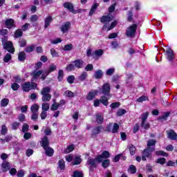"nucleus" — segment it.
<instances>
[{"label": "nucleus", "instance_id": "1", "mask_svg": "<svg viewBox=\"0 0 177 177\" xmlns=\"http://www.w3.org/2000/svg\"><path fill=\"white\" fill-rule=\"evenodd\" d=\"M110 158V152L108 151H102V154L97 155L95 158H88L87 160V165H88L89 172H93L95 169L97 168V163L100 164L103 160Z\"/></svg>", "mask_w": 177, "mask_h": 177}, {"label": "nucleus", "instance_id": "2", "mask_svg": "<svg viewBox=\"0 0 177 177\" xmlns=\"http://www.w3.org/2000/svg\"><path fill=\"white\" fill-rule=\"evenodd\" d=\"M40 145L45 151L46 156H47V157H53V154H55V150L53 149V148L49 147L50 142L48 136H45L44 138H41V140L40 141Z\"/></svg>", "mask_w": 177, "mask_h": 177}, {"label": "nucleus", "instance_id": "3", "mask_svg": "<svg viewBox=\"0 0 177 177\" xmlns=\"http://www.w3.org/2000/svg\"><path fill=\"white\" fill-rule=\"evenodd\" d=\"M41 100L42 102H50L52 99V95L50 94V87H44L41 91Z\"/></svg>", "mask_w": 177, "mask_h": 177}, {"label": "nucleus", "instance_id": "4", "mask_svg": "<svg viewBox=\"0 0 177 177\" xmlns=\"http://www.w3.org/2000/svg\"><path fill=\"white\" fill-rule=\"evenodd\" d=\"M100 91L102 95L111 97V93H110V92H111V86L110 85V83H104L100 88Z\"/></svg>", "mask_w": 177, "mask_h": 177}, {"label": "nucleus", "instance_id": "5", "mask_svg": "<svg viewBox=\"0 0 177 177\" xmlns=\"http://www.w3.org/2000/svg\"><path fill=\"white\" fill-rule=\"evenodd\" d=\"M63 6L64 8H65V9H67L69 12H71L73 15H77V13H81L82 10V9L75 10L74 5H73L72 3H70L68 1L65 2L63 4Z\"/></svg>", "mask_w": 177, "mask_h": 177}, {"label": "nucleus", "instance_id": "6", "mask_svg": "<svg viewBox=\"0 0 177 177\" xmlns=\"http://www.w3.org/2000/svg\"><path fill=\"white\" fill-rule=\"evenodd\" d=\"M137 29H138V25L136 24H133L131 25L126 30L127 37H130V38L135 37Z\"/></svg>", "mask_w": 177, "mask_h": 177}, {"label": "nucleus", "instance_id": "7", "mask_svg": "<svg viewBox=\"0 0 177 177\" xmlns=\"http://www.w3.org/2000/svg\"><path fill=\"white\" fill-rule=\"evenodd\" d=\"M3 45V49H6L7 52L11 53L12 55L15 53L16 50L15 49V47H13V42H12L11 41H8L4 42Z\"/></svg>", "mask_w": 177, "mask_h": 177}, {"label": "nucleus", "instance_id": "8", "mask_svg": "<svg viewBox=\"0 0 177 177\" xmlns=\"http://www.w3.org/2000/svg\"><path fill=\"white\" fill-rule=\"evenodd\" d=\"M104 130V127L102 125L95 126L91 131V138H95L100 133H102V131Z\"/></svg>", "mask_w": 177, "mask_h": 177}, {"label": "nucleus", "instance_id": "9", "mask_svg": "<svg viewBox=\"0 0 177 177\" xmlns=\"http://www.w3.org/2000/svg\"><path fill=\"white\" fill-rule=\"evenodd\" d=\"M153 151H156V149H154V147H147L143 150L142 156H145L147 158H150V160H151V158H153V156L151 155Z\"/></svg>", "mask_w": 177, "mask_h": 177}, {"label": "nucleus", "instance_id": "10", "mask_svg": "<svg viewBox=\"0 0 177 177\" xmlns=\"http://www.w3.org/2000/svg\"><path fill=\"white\" fill-rule=\"evenodd\" d=\"M42 74H44V71L42 70H35L32 72L31 75L32 76L31 81H35V82H37V81H38V79L39 78V77H41V75H42Z\"/></svg>", "mask_w": 177, "mask_h": 177}, {"label": "nucleus", "instance_id": "11", "mask_svg": "<svg viewBox=\"0 0 177 177\" xmlns=\"http://www.w3.org/2000/svg\"><path fill=\"white\" fill-rule=\"evenodd\" d=\"M5 26L6 28H8V30L16 28V22L15 21V19L12 18L7 19L5 21Z\"/></svg>", "mask_w": 177, "mask_h": 177}, {"label": "nucleus", "instance_id": "12", "mask_svg": "<svg viewBox=\"0 0 177 177\" xmlns=\"http://www.w3.org/2000/svg\"><path fill=\"white\" fill-rule=\"evenodd\" d=\"M167 59L169 62H174V59H175V54L174 53V50L171 48H168L166 50Z\"/></svg>", "mask_w": 177, "mask_h": 177}, {"label": "nucleus", "instance_id": "13", "mask_svg": "<svg viewBox=\"0 0 177 177\" xmlns=\"http://www.w3.org/2000/svg\"><path fill=\"white\" fill-rule=\"evenodd\" d=\"M113 19V17L111 14H108L107 15H103L100 18V21L102 24H106V23H110Z\"/></svg>", "mask_w": 177, "mask_h": 177}, {"label": "nucleus", "instance_id": "14", "mask_svg": "<svg viewBox=\"0 0 177 177\" xmlns=\"http://www.w3.org/2000/svg\"><path fill=\"white\" fill-rule=\"evenodd\" d=\"M73 64L75 66V68H77V70H80V68H84V60L82 59H77L73 61Z\"/></svg>", "mask_w": 177, "mask_h": 177}, {"label": "nucleus", "instance_id": "15", "mask_svg": "<svg viewBox=\"0 0 177 177\" xmlns=\"http://www.w3.org/2000/svg\"><path fill=\"white\" fill-rule=\"evenodd\" d=\"M97 93H99V91L97 90L90 91L86 96V99L87 100H93V99H95V97L97 96Z\"/></svg>", "mask_w": 177, "mask_h": 177}, {"label": "nucleus", "instance_id": "16", "mask_svg": "<svg viewBox=\"0 0 177 177\" xmlns=\"http://www.w3.org/2000/svg\"><path fill=\"white\" fill-rule=\"evenodd\" d=\"M70 27H71V23L70 21L65 22L64 25L61 26V31L63 34H66L70 30Z\"/></svg>", "mask_w": 177, "mask_h": 177}, {"label": "nucleus", "instance_id": "17", "mask_svg": "<svg viewBox=\"0 0 177 177\" xmlns=\"http://www.w3.org/2000/svg\"><path fill=\"white\" fill-rule=\"evenodd\" d=\"M30 86L31 83L30 82H26L21 85L22 91L24 92H30L31 91Z\"/></svg>", "mask_w": 177, "mask_h": 177}, {"label": "nucleus", "instance_id": "18", "mask_svg": "<svg viewBox=\"0 0 177 177\" xmlns=\"http://www.w3.org/2000/svg\"><path fill=\"white\" fill-rule=\"evenodd\" d=\"M97 8H99V3H93L88 13V16H90V17H92V16H93V14L95 13V12L97 10Z\"/></svg>", "mask_w": 177, "mask_h": 177}, {"label": "nucleus", "instance_id": "19", "mask_svg": "<svg viewBox=\"0 0 177 177\" xmlns=\"http://www.w3.org/2000/svg\"><path fill=\"white\" fill-rule=\"evenodd\" d=\"M95 121L98 125H102L104 122V118L102 115V113H98L95 115Z\"/></svg>", "mask_w": 177, "mask_h": 177}, {"label": "nucleus", "instance_id": "20", "mask_svg": "<svg viewBox=\"0 0 177 177\" xmlns=\"http://www.w3.org/2000/svg\"><path fill=\"white\" fill-rule=\"evenodd\" d=\"M168 138L169 139H171V140H177V134L175 131L171 129L168 133Z\"/></svg>", "mask_w": 177, "mask_h": 177}, {"label": "nucleus", "instance_id": "21", "mask_svg": "<svg viewBox=\"0 0 177 177\" xmlns=\"http://www.w3.org/2000/svg\"><path fill=\"white\" fill-rule=\"evenodd\" d=\"M52 21H53V18L52 16L50 15L46 17L44 19V28H48V27L50 26V23H52Z\"/></svg>", "mask_w": 177, "mask_h": 177}, {"label": "nucleus", "instance_id": "22", "mask_svg": "<svg viewBox=\"0 0 177 177\" xmlns=\"http://www.w3.org/2000/svg\"><path fill=\"white\" fill-rule=\"evenodd\" d=\"M157 144V140L154 139H149L147 142V147H149V149H156V145Z\"/></svg>", "mask_w": 177, "mask_h": 177}, {"label": "nucleus", "instance_id": "23", "mask_svg": "<svg viewBox=\"0 0 177 177\" xmlns=\"http://www.w3.org/2000/svg\"><path fill=\"white\" fill-rule=\"evenodd\" d=\"M93 77L95 80H100L103 78V71L98 69L97 71L95 72Z\"/></svg>", "mask_w": 177, "mask_h": 177}, {"label": "nucleus", "instance_id": "24", "mask_svg": "<svg viewBox=\"0 0 177 177\" xmlns=\"http://www.w3.org/2000/svg\"><path fill=\"white\" fill-rule=\"evenodd\" d=\"M109 97L107 95H105L104 94V95H102L100 97V100H101V103L104 105V106H109Z\"/></svg>", "mask_w": 177, "mask_h": 177}, {"label": "nucleus", "instance_id": "25", "mask_svg": "<svg viewBox=\"0 0 177 177\" xmlns=\"http://www.w3.org/2000/svg\"><path fill=\"white\" fill-rule=\"evenodd\" d=\"M26 57H27V55L26 54V53L24 51H21L19 53L18 60H19V62H24V60H26Z\"/></svg>", "mask_w": 177, "mask_h": 177}, {"label": "nucleus", "instance_id": "26", "mask_svg": "<svg viewBox=\"0 0 177 177\" xmlns=\"http://www.w3.org/2000/svg\"><path fill=\"white\" fill-rule=\"evenodd\" d=\"M103 53H104V50L103 49H98L93 52V56L95 57H102L103 56Z\"/></svg>", "mask_w": 177, "mask_h": 177}, {"label": "nucleus", "instance_id": "27", "mask_svg": "<svg viewBox=\"0 0 177 177\" xmlns=\"http://www.w3.org/2000/svg\"><path fill=\"white\" fill-rule=\"evenodd\" d=\"M82 162V158L81 156H75L73 161L72 162V165H80Z\"/></svg>", "mask_w": 177, "mask_h": 177}, {"label": "nucleus", "instance_id": "28", "mask_svg": "<svg viewBox=\"0 0 177 177\" xmlns=\"http://www.w3.org/2000/svg\"><path fill=\"white\" fill-rule=\"evenodd\" d=\"M1 168H3V172H8L10 169V164L8 162L2 163Z\"/></svg>", "mask_w": 177, "mask_h": 177}, {"label": "nucleus", "instance_id": "29", "mask_svg": "<svg viewBox=\"0 0 177 177\" xmlns=\"http://www.w3.org/2000/svg\"><path fill=\"white\" fill-rule=\"evenodd\" d=\"M74 145H71L68 146L65 149H64V154H68V153H71V151H74Z\"/></svg>", "mask_w": 177, "mask_h": 177}, {"label": "nucleus", "instance_id": "30", "mask_svg": "<svg viewBox=\"0 0 177 177\" xmlns=\"http://www.w3.org/2000/svg\"><path fill=\"white\" fill-rule=\"evenodd\" d=\"M39 110V105L37 104H34L30 106L31 113H38Z\"/></svg>", "mask_w": 177, "mask_h": 177}, {"label": "nucleus", "instance_id": "31", "mask_svg": "<svg viewBox=\"0 0 177 177\" xmlns=\"http://www.w3.org/2000/svg\"><path fill=\"white\" fill-rule=\"evenodd\" d=\"M102 167L104 168V169H106L108 168V167H110V160L109 159H105L102 160Z\"/></svg>", "mask_w": 177, "mask_h": 177}, {"label": "nucleus", "instance_id": "32", "mask_svg": "<svg viewBox=\"0 0 177 177\" xmlns=\"http://www.w3.org/2000/svg\"><path fill=\"white\" fill-rule=\"evenodd\" d=\"M129 149L131 156H135V154L136 153V147H135V145L131 144L129 146Z\"/></svg>", "mask_w": 177, "mask_h": 177}, {"label": "nucleus", "instance_id": "33", "mask_svg": "<svg viewBox=\"0 0 177 177\" xmlns=\"http://www.w3.org/2000/svg\"><path fill=\"white\" fill-rule=\"evenodd\" d=\"M58 165H59V169H61V170L66 169V162H64V160L60 159L58 161Z\"/></svg>", "mask_w": 177, "mask_h": 177}, {"label": "nucleus", "instance_id": "34", "mask_svg": "<svg viewBox=\"0 0 177 177\" xmlns=\"http://www.w3.org/2000/svg\"><path fill=\"white\" fill-rule=\"evenodd\" d=\"M63 78H64V72L63 70L60 69L58 71V76H57V80L59 82H62L63 81Z\"/></svg>", "mask_w": 177, "mask_h": 177}, {"label": "nucleus", "instance_id": "35", "mask_svg": "<svg viewBox=\"0 0 177 177\" xmlns=\"http://www.w3.org/2000/svg\"><path fill=\"white\" fill-rule=\"evenodd\" d=\"M15 38H21V37H23V30L21 29H17L15 30L14 33Z\"/></svg>", "mask_w": 177, "mask_h": 177}, {"label": "nucleus", "instance_id": "36", "mask_svg": "<svg viewBox=\"0 0 177 177\" xmlns=\"http://www.w3.org/2000/svg\"><path fill=\"white\" fill-rule=\"evenodd\" d=\"M12 60V55L10 53H7L6 55H4L3 62L4 63H9Z\"/></svg>", "mask_w": 177, "mask_h": 177}, {"label": "nucleus", "instance_id": "37", "mask_svg": "<svg viewBox=\"0 0 177 177\" xmlns=\"http://www.w3.org/2000/svg\"><path fill=\"white\" fill-rule=\"evenodd\" d=\"M35 49V45L34 44H32L29 46H27L26 48H25V52L26 53H31V52H34Z\"/></svg>", "mask_w": 177, "mask_h": 177}, {"label": "nucleus", "instance_id": "38", "mask_svg": "<svg viewBox=\"0 0 177 177\" xmlns=\"http://www.w3.org/2000/svg\"><path fill=\"white\" fill-rule=\"evenodd\" d=\"M127 21H129V23L133 21V12L131 10L127 12Z\"/></svg>", "mask_w": 177, "mask_h": 177}, {"label": "nucleus", "instance_id": "39", "mask_svg": "<svg viewBox=\"0 0 177 177\" xmlns=\"http://www.w3.org/2000/svg\"><path fill=\"white\" fill-rule=\"evenodd\" d=\"M156 163L164 165L165 164H167V159L165 158H159L156 160Z\"/></svg>", "mask_w": 177, "mask_h": 177}, {"label": "nucleus", "instance_id": "40", "mask_svg": "<svg viewBox=\"0 0 177 177\" xmlns=\"http://www.w3.org/2000/svg\"><path fill=\"white\" fill-rule=\"evenodd\" d=\"M150 100L149 99V97L146 95H142L137 99V102L138 103H142V102H149Z\"/></svg>", "mask_w": 177, "mask_h": 177}, {"label": "nucleus", "instance_id": "41", "mask_svg": "<svg viewBox=\"0 0 177 177\" xmlns=\"http://www.w3.org/2000/svg\"><path fill=\"white\" fill-rule=\"evenodd\" d=\"M86 77H88V73L86 72H83L82 74L78 77L79 81L84 82L86 80Z\"/></svg>", "mask_w": 177, "mask_h": 177}, {"label": "nucleus", "instance_id": "42", "mask_svg": "<svg viewBox=\"0 0 177 177\" xmlns=\"http://www.w3.org/2000/svg\"><path fill=\"white\" fill-rule=\"evenodd\" d=\"M128 171H129V172H130V174L133 175L134 174H136V171H137L136 167L133 165H131L129 167Z\"/></svg>", "mask_w": 177, "mask_h": 177}, {"label": "nucleus", "instance_id": "43", "mask_svg": "<svg viewBox=\"0 0 177 177\" xmlns=\"http://www.w3.org/2000/svg\"><path fill=\"white\" fill-rule=\"evenodd\" d=\"M149 111H147L142 114L141 122H142V125L144 122H146L147 118L149 117Z\"/></svg>", "mask_w": 177, "mask_h": 177}, {"label": "nucleus", "instance_id": "44", "mask_svg": "<svg viewBox=\"0 0 177 177\" xmlns=\"http://www.w3.org/2000/svg\"><path fill=\"white\" fill-rule=\"evenodd\" d=\"M120 106H121V103H120V102H116L111 104L110 107L111 110H115V109H118Z\"/></svg>", "mask_w": 177, "mask_h": 177}, {"label": "nucleus", "instance_id": "45", "mask_svg": "<svg viewBox=\"0 0 177 177\" xmlns=\"http://www.w3.org/2000/svg\"><path fill=\"white\" fill-rule=\"evenodd\" d=\"M171 114V112H165L163 115L159 117V120L160 121L165 120L167 121L168 117H169V115Z\"/></svg>", "mask_w": 177, "mask_h": 177}, {"label": "nucleus", "instance_id": "46", "mask_svg": "<svg viewBox=\"0 0 177 177\" xmlns=\"http://www.w3.org/2000/svg\"><path fill=\"white\" fill-rule=\"evenodd\" d=\"M120 129V124L118 123H114L113 126V129L111 131L112 133H117L118 132V130Z\"/></svg>", "mask_w": 177, "mask_h": 177}, {"label": "nucleus", "instance_id": "47", "mask_svg": "<svg viewBox=\"0 0 177 177\" xmlns=\"http://www.w3.org/2000/svg\"><path fill=\"white\" fill-rule=\"evenodd\" d=\"M57 68V67L56 66V65L51 64V65H50L48 71H46L48 73V74H50V73H53V71H56Z\"/></svg>", "mask_w": 177, "mask_h": 177}, {"label": "nucleus", "instance_id": "48", "mask_svg": "<svg viewBox=\"0 0 177 177\" xmlns=\"http://www.w3.org/2000/svg\"><path fill=\"white\" fill-rule=\"evenodd\" d=\"M9 104V99L3 98L1 100V107H6Z\"/></svg>", "mask_w": 177, "mask_h": 177}, {"label": "nucleus", "instance_id": "49", "mask_svg": "<svg viewBox=\"0 0 177 177\" xmlns=\"http://www.w3.org/2000/svg\"><path fill=\"white\" fill-rule=\"evenodd\" d=\"M155 154L156 156H162V157H168V153H167L164 151H156L155 152Z\"/></svg>", "mask_w": 177, "mask_h": 177}, {"label": "nucleus", "instance_id": "50", "mask_svg": "<svg viewBox=\"0 0 177 177\" xmlns=\"http://www.w3.org/2000/svg\"><path fill=\"white\" fill-rule=\"evenodd\" d=\"M66 81L68 84H74V81H75V76L73 75L68 76V77L66 78Z\"/></svg>", "mask_w": 177, "mask_h": 177}, {"label": "nucleus", "instance_id": "51", "mask_svg": "<svg viewBox=\"0 0 177 177\" xmlns=\"http://www.w3.org/2000/svg\"><path fill=\"white\" fill-rule=\"evenodd\" d=\"M72 177H84V174L82 172L76 170L73 171V174L72 175Z\"/></svg>", "mask_w": 177, "mask_h": 177}, {"label": "nucleus", "instance_id": "52", "mask_svg": "<svg viewBox=\"0 0 177 177\" xmlns=\"http://www.w3.org/2000/svg\"><path fill=\"white\" fill-rule=\"evenodd\" d=\"M6 133H8V127H6V125L3 124L1 126V135H3L5 136Z\"/></svg>", "mask_w": 177, "mask_h": 177}, {"label": "nucleus", "instance_id": "53", "mask_svg": "<svg viewBox=\"0 0 177 177\" xmlns=\"http://www.w3.org/2000/svg\"><path fill=\"white\" fill-rule=\"evenodd\" d=\"M124 114H127V110L122 109H119L116 113V115H118V117H121L124 115Z\"/></svg>", "mask_w": 177, "mask_h": 177}, {"label": "nucleus", "instance_id": "54", "mask_svg": "<svg viewBox=\"0 0 177 177\" xmlns=\"http://www.w3.org/2000/svg\"><path fill=\"white\" fill-rule=\"evenodd\" d=\"M66 71H73L75 70V66L74 64H68L66 67Z\"/></svg>", "mask_w": 177, "mask_h": 177}, {"label": "nucleus", "instance_id": "55", "mask_svg": "<svg viewBox=\"0 0 177 177\" xmlns=\"http://www.w3.org/2000/svg\"><path fill=\"white\" fill-rule=\"evenodd\" d=\"M114 73H115V69L114 68H109L106 71V75H109V77H111V75H113V74H114Z\"/></svg>", "mask_w": 177, "mask_h": 177}, {"label": "nucleus", "instance_id": "56", "mask_svg": "<svg viewBox=\"0 0 177 177\" xmlns=\"http://www.w3.org/2000/svg\"><path fill=\"white\" fill-rule=\"evenodd\" d=\"M28 129H30V126L27 123H24L22 126L23 133L28 132Z\"/></svg>", "mask_w": 177, "mask_h": 177}, {"label": "nucleus", "instance_id": "57", "mask_svg": "<svg viewBox=\"0 0 177 177\" xmlns=\"http://www.w3.org/2000/svg\"><path fill=\"white\" fill-rule=\"evenodd\" d=\"M59 107H60V104H59V103L54 102L51 105L50 109H51L52 111H56V110H57V109H59Z\"/></svg>", "mask_w": 177, "mask_h": 177}, {"label": "nucleus", "instance_id": "58", "mask_svg": "<svg viewBox=\"0 0 177 177\" xmlns=\"http://www.w3.org/2000/svg\"><path fill=\"white\" fill-rule=\"evenodd\" d=\"M19 127H20V122H14L12 124V129L13 131H17V129H18Z\"/></svg>", "mask_w": 177, "mask_h": 177}, {"label": "nucleus", "instance_id": "59", "mask_svg": "<svg viewBox=\"0 0 177 177\" xmlns=\"http://www.w3.org/2000/svg\"><path fill=\"white\" fill-rule=\"evenodd\" d=\"M19 88H20V85L17 83H13L11 84V89H12V91H19Z\"/></svg>", "mask_w": 177, "mask_h": 177}, {"label": "nucleus", "instance_id": "60", "mask_svg": "<svg viewBox=\"0 0 177 177\" xmlns=\"http://www.w3.org/2000/svg\"><path fill=\"white\" fill-rule=\"evenodd\" d=\"M65 94H66V97H74V96H75L74 93L70 90L66 91Z\"/></svg>", "mask_w": 177, "mask_h": 177}, {"label": "nucleus", "instance_id": "61", "mask_svg": "<svg viewBox=\"0 0 177 177\" xmlns=\"http://www.w3.org/2000/svg\"><path fill=\"white\" fill-rule=\"evenodd\" d=\"M72 49H73L72 44H66L63 48V50H66V51L72 50Z\"/></svg>", "mask_w": 177, "mask_h": 177}, {"label": "nucleus", "instance_id": "62", "mask_svg": "<svg viewBox=\"0 0 177 177\" xmlns=\"http://www.w3.org/2000/svg\"><path fill=\"white\" fill-rule=\"evenodd\" d=\"M19 122H24L26 121V115L21 113L18 115Z\"/></svg>", "mask_w": 177, "mask_h": 177}, {"label": "nucleus", "instance_id": "63", "mask_svg": "<svg viewBox=\"0 0 177 177\" xmlns=\"http://www.w3.org/2000/svg\"><path fill=\"white\" fill-rule=\"evenodd\" d=\"M31 120L32 121L37 122V121H38V113H32Z\"/></svg>", "mask_w": 177, "mask_h": 177}, {"label": "nucleus", "instance_id": "64", "mask_svg": "<svg viewBox=\"0 0 177 177\" xmlns=\"http://www.w3.org/2000/svg\"><path fill=\"white\" fill-rule=\"evenodd\" d=\"M41 109L42 111H48L49 110V104L48 103H43Z\"/></svg>", "mask_w": 177, "mask_h": 177}]
</instances>
